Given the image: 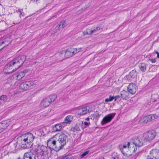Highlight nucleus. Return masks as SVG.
I'll return each instance as SVG.
<instances>
[{
  "instance_id": "32",
  "label": "nucleus",
  "mask_w": 159,
  "mask_h": 159,
  "mask_svg": "<svg viewBox=\"0 0 159 159\" xmlns=\"http://www.w3.org/2000/svg\"><path fill=\"white\" fill-rule=\"evenodd\" d=\"M113 99V96H112L111 95H110L108 98H107L105 100V101L107 102H111L112 101Z\"/></svg>"
},
{
  "instance_id": "17",
  "label": "nucleus",
  "mask_w": 159,
  "mask_h": 159,
  "mask_svg": "<svg viewBox=\"0 0 159 159\" xmlns=\"http://www.w3.org/2000/svg\"><path fill=\"white\" fill-rule=\"evenodd\" d=\"M83 124L84 123L83 121H79L78 122L75 126L72 129V130L74 131H75V130L77 131H80L81 129H83L84 128L83 127Z\"/></svg>"
},
{
  "instance_id": "4",
  "label": "nucleus",
  "mask_w": 159,
  "mask_h": 159,
  "mask_svg": "<svg viewBox=\"0 0 159 159\" xmlns=\"http://www.w3.org/2000/svg\"><path fill=\"white\" fill-rule=\"evenodd\" d=\"M81 49V48H68L66 51L65 50V56L66 58H67L72 57L75 54L80 52Z\"/></svg>"
},
{
  "instance_id": "45",
  "label": "nucleus",
  "mask_w": 159,
  "mask_h": 159,
  "mask_svg": "<svg viewBox=\"0 0 159 159\" xmlns=\"http://www.w3.org/2000/svg\"><path fill=\"white\" fill-rule=\"evenodd\" d=\"M89 117H88L85 119L86 120H87L88 121H89Z\"/></svg>"
},
{
  "instance_id": "46",
  "label": "nucleus",
  "mask_w": 159,
  "mask_h": 159,
  "mask_svg": "<svg viewBox=\"0 0 159 159\" xmlns=\"http://www.w3.org/2000/svg\"><path fill=\"white\" fill-rule=\"evenodd\" d=\"M17 159H24V157H23V159L21 158L20 157H19Z\"/></svg>"
},
{
  "instance_id": "15",
  "label": "nucleus",
  "mask_w": 159,
  "mask_h": 159,
  "mask_svg": "<svg viewBox=\"0 0 159 159\" xmlns=\"http://www.w3.org/2000/svg\"><path fill=\"white\" fill-rule=\"evenodd\" d=\"M66 22L65 20H63L61 21L59 24L57 25L55 28L53 29L54 33L57 32V30H62L66 26Z\"/></svg>"
},
{
  "instance_id": "12",
  "label": "nucleus",
  "mask_w": 159,
  "mask_h": 159,
  "mask_svg": "<svg viewBox=\"0 0 159 159\" xmlns=\"http://www.w3.org/2000/svg\"><path fill=\"white\" fill-rule=\"evenodd\" d=\"M10 124V120L3 121L0 123V133L6 129Z\"/></svg>"
},
{
  "instance_id": "49",
  "label": "nucleus",
  "mask_w": 159,
  "mask_h": 159,
  "mask_svg": "<svg viewBox=\"0 0 159 159\" xmlns=\"http://www.w3.org/2000/svg\"><path fill=\"white\" fill-rule=\"evenodd\" d=\"M56 17V16H53V18L54 17Z\"/></svg>"
},
{
  "instance_id": "33",
  "label": "nucleus",
  "mask_w": 159,
  "mask_h": 159,
  "mask_svg": "<svg viewBox=\"0 0 159 159\" xmlns=\"http://www.w3.org/2000/svg\"><path fill=\"white\" fill-rule=\"evenodd\" d=\"M130 144L129 142H128L126 144H124L121 149H125L126 148H129Z\"/></svg>"
},
{
  "instance_id": "52",
  "label": "nucleus",
  "mask_w": 159,
  "mask_h": 159,
  "mask_svg": "<svg viewBox=\"0 0 159 159\" xmlns=\"http://www.w3.org/2000/svg\"><path fill=\"white\" fill-rule=\"evenodd\" d=\"M147 159H148L147 158Z\"/></svg>"
},
{
  "instance_id": "18",
  "label": "nucleus",
  "mask_w": 159,
  "mask_h": 159,
  "mask_svg": "<svg viewBox=\"0 0 159 159\" xmlns=\"http://www.w3.org/2000/svg\"><path fill=\"white\" fill-rule=\"evenodd\" d=\"M25 139H24V138H22L21 140L20 143V145L21 147L23 148H27L30 147V144Z\"/></svg>"
},
{
  "instance_id": "20",
  "label": "nucleus",
  "mask_w": 159,
  "mask_h": 159,
  "mask_svg": "<svg viewBox=\"0 0 159 159\" xmlns=\"http://www.w3.org/2000/svg\"><path fill=\"white\" fill-rule=\"evenodd\" d=\"M129 92L128 90H123L121 92V97L124 99H128L129 98Z\"/></svg>"
},
{
  "instance_id": "11",
  "label": "nucleus",
  "mask_w": 159,
  "mask_h": 159,
  "mask_svg": "<svg viewBox=\"0 0 159 159\" xmlns=\"http://www.w3.org/2000/svg\"><path fill=\"white\" fill-rule=\"evenodd\" d=\"M34 84L33 81H30L25 82L21 83L20 85V89H32L30 88Z\"/></svg>"
},
{
  "instance_id": "43",
  "label": "nucleus",
  "mask_w": 159,
  "mask_h": 159,
  "mask_svg": "<svg viewBox=\"0 0 159 159\" xmlns=\"http://www.w3.org/2000/svg\"><path fill=\"white\" fill-rule=\"evenodd\" d=\"M158 96L157 95H154L152 96V98H154L155 97H158Z\"/></svg>"
},
{
  "instance_id": "22",
  "label": "nucleus",
  "mask_w": 159,
  "mask_h": 159,
  "mask_svg": "<svg viewBox=\"0 0 159 159\" xmlns=\"http://www.w3.org/2000/svg\"><path fill=\"white\" fill-rule=\"evenodd\" d=\"M62 128L61 124H59L56 125L53 127V129L54 132L58 131L61 130Z\"/></svg>"
},
{
  "instance_id": "2",
  "label": "nucleus",
  "mask_w": 159,
  "mask_h": 159,
  "mask_svg": "<svg viewBox=\"0 0 159 159\" xmlns=\"http://www.w3.org/2000/svg\"><path fill=\"white\" fill-rule=\"evenodd\" d=\"M68 139L66 134L63 133L61 134L59 136L57 140H53L52 141H48V144L51 142V146L52 148L55 151H57L60 149L61 147L65 145L68 142Z\"/></svg>"
},
{
  "instance_id": "23",
  "label": "nucleus",
  "mask_w": 159,
  "mask_h": 159,
  "mask_svg": "<svg viewBox=\"0 0 159 159\" xmlns=\"http://www.w3.org/2000/svg\"><path fill=\"white\" fill-rule=\"evenodd\" d=\"M56 159H74V157L71 155H70L60 156Z\"/></svg>"
},
{
  "instance_id": "29",
  "label": "nucleus",
  "mask_w": 159,
  "mask_h": 159,
  "mask_svg": "<svg viewBox=\"0 0 159 159\" xmlns=\"http://www.w3.org/2000/svg\"><path fill=\"white\" fill-rule=\"evenodd\" d=\"M7 96L5 95H2L0 96V101L2 103V105L4 104L7 100Z\"/></svg>"
},
{
  "instance_id": "27",
  "label": "nucleus",
  "mask_w": 159,
  "mask_h": 159,
  "mask_svg": "<svg viewBox=\"0 0 159 159\" xmlns=\"http://www.w3.org/2000/svg\"><path fill=\"white\" fill-rule=\"evenodd\" d=\"M65 50L60 51L59 53V56L57 57L58 59L61 60H62L64 57H65Z\"/></svg>"
},
{
  "instance_id": "30",
  "label": "nucleus",
  "mask_w": 159,
  "mask_h": 159,
  "mask_svg": "<svg viewBox=\"0 0 159 159\" xmlns=\"http://www.w3.org/2000/svg\"><path fill=\"white\" fill-rule=\"evenodd\" d=\"M129 148H126L125 149H121V152L125 156H127L129 155V154L127 153L128 151L129 150Z\"/></svg>"
},
{
  "instance_id": "28",
  "label": "nucleus",
  "mask_w": 159,
  "mask_h": 159,
  "mask_svg": "<svg viewBox=\"0 0 159 159\" xmlns=\"http://www.w3.org/2000/svg\"><path fill=\"white\" fill-rule=\"evenodd\" d=\"M140 70L143 72H145L146 69V66L144 63H141L139 66Z\"/></svg>"
},
{
  "instance_id": "37",
  "label": "nucleus",
  "mask_w": 159,
  "mask_h": 159,
  "mask_svg": "<svg viewBox=\"0 0 159 159\" xmlns=\"http://www.w3.org/2000/svg\"><path fill=\"white\" fill-rule=\"evenodd\" d=\"M128 91H129V94H134L136 92V90H128Z\"/></svg>"
},
{
  "instance_id": "31",
  "label": "nucleus",
  "mask_w": 159,
  "mask_h": 159,
  "mask_svg": "<svg viewBox=\"0 0 159 159\" xmlns=\"http://www.w3.org/2000/svg\"><path fill=\"white\" fill-rule=\"evenodd\" d=\"M9 43V42L6 40H4L3 41H0V46L4 44V47H5Z\"/></svg>"
},
{
  "instance_id": "7",
  "label": "nucleus",
  "mask_w": 159,
  "mask_h": 159,
  "mask_svg": "<svg viewBox=\"0 0 159 159\" xmlns=\"http://www.w3.org/2000/svg\"><path fill=\"white\" fill-rule=\"evenodd\" d=\"M148 159H159V150L154 149L150 151L148 156Z\"/></svg>"
},
{
  "instance_id": "50",
  "label": "nucleus",
  "mask_w": 159,
  "mask_h": 159,
  "mask_svg": "<svg viewBox=\"0 0 159 159\" xmlns=\"http://www.w3.org/2000/svg\"><path fill=\"white\" fill-rule=\"evenodd\" d=\"M4 46H3V48H1V49L3 48H4Z\"/></svg>"
},
{
  "instance_id": "47",
  "label": "nucleus",
  "mask_w": 159,
  "mask_h": 159,
  "mask_svg": "<svg viewBox=\"0 0 159 159\" xmlns=\"http://www.w3.org/2000/svg\"><path fill=\"white\" fill-rule=\"evenodd\" d=\"M157 99H156V100H154V101H153V102H156V101H157Z\"/></svg>"
},
{
  "instance_id": "14",
  "label": "nucleus",
  "mask_w": 159,
  "mask_h": 159,
  "mask_svg": "<svg viewBox=\"0 0 159 159\" xmlns=\"http://www.w3.org/2000/svg\"><path fill=\"white\" fill-rule=\"evenodd\" d=\"M89 107L88 106L79 108L78 111V114L80 116L85 115L89 112Z\"/></svg>"
},
{
  "instance_id": "21",
  "label": "nucleus",
  "mask_w": 159,
  "mask_h": 159,
  "mask_svg": "<svg viewBox=\"0 0 159 159\" xmlns=\"http://www.w3.org/2000/svg\"><path fill=\"white\" fill-rule=\"evenodd\" d=\"M137 75L136 71L134 70H132L129 73V74L127 75L126 77L129 80H131L133 79H134Z\"/></svg>"
},
{
  "instance_id": "38",
  "label": "nucleus",
  "mask_w": 159,
  "mask_h": 159,
  "mask_svg": "<svg viewBox=\"0 0 159 159\" xmlns=\"http://www.w3.org/2000/svg\"><path fill=\"white\" fill-rule=\"evenodd\" d=\"M84 128H85L86 127H88L89 126V124H90V123L89 122V123H88V122H84Z\"/></svg>"
},
{
  "instance_id": "35",
  "label": "nucleus",
  "mask_w": 159,
  "mask_h": 159,
  "mask_svg": "<svg viewBox=\"0 0 159 159\" xmlns=\"http://www.w3.org/2000/svg\"><path fill=\"white\" fill-rule=\"evenodd\" d=\"M89 152V151H86L84 152L80 156V157L81 158H82L84 157V156H85L87 154H88V153Z\"/></svg>"
},
{
  "instance_id": "44",
  "label": "nucleus",
  "mask_w": 159,
  "mask_h": 159,
  "mask_svg": "<svg viewBox=\"0 0 159 159\" xmlns=\"http://www.w3.org/2000/svg\"><path fill=\"white\" fill-rule=\"evenodd\" d=\"M22 11L21 10H20L19 11V12L20 13V15H22V16H23V15L22 14Z\"/></svg>"
},
{
  "instance_id": "10",
  "label": "nucleus",
  "mask_w": 159,
  "mask_h": 159,
  "mask_svg": "<svg viewBox=\"0 0 159 159\" xmlns=\"http://www.w3.org/2000/svg\"><path fill=\"white\" fill-rule=\"evenodd\" d=\"M102 29V28L101 26H98L96 28H94V29L88 28L83 32V34L84 35L92 34Z\"/></svg>"
},
{
  "instance_id": "13",
  "label": "nucleus",
  "mask_w": 159,
  "mask_h": 159,
  "mask_svg": "<svg viewBox=\"0 0 159 159\" xmlns=\"http://www.w3.org/2000/svg\"><path fill=\"white\" fill-rule=\"evenodd\" d=\"M133 143L138 147L142 146L143 145L142 139L140 137H135L132 138Z\"/></svg>"
},
{
  "instance_id": "5",
  "label": "nucleus",
  "mask_w": 159,
  "mask_h": 159,
  "mask_svg": "<svg viewBox=\"0 0 159 159\" xmlns=\"http://www.w3.org/2000/svg\"><path fill=\"white\" fill-rule=\"evenodd\" d=\"M156 135V134L155 131H148L143 134V140L146 142H149L153 140L155 138Z\"/></svg>"
},
{
  "instance_id": "25",
  "label": "nucleus",
  "mask_w": 159,
  "mask_h": 159,
  "mask_svg": "<svg viewBox=\"0 0 159 159\" xmlns=\"http://www.w3.org/2000/svg\"><path fill=\"white\" fill-rule=\"evenodd\" d=\"M25 74L21 72L14 75V76L18 80H20L25 76Z\"/></svg>"
},
{
  "instance_id": "40",
  "label": "nucleus",
  "mask_w": 159,
  "mask_h": 159,
  "mask_svg": "<svg viewBox=\"0 0 159 159\" xmlns=\"http://www.w3.org/2000/svg\"><path fill=\"white\" fill-rule=\"evenodd\" d=\"M149 61H150L152 63H154L156 62V60L155 59H149Z\"/></svg>"
},
{
  "instance_id": "8",
  "label": "nucleus",
  "mask_w": 159,
  "mask_h": 159,
  "mask_svg": "<svg viewBox=\"0 0 159 159\" xmlns=\"http://www.w3.org/2000/svg\"><path fill=\"white\" fill-rule=\"evenodd\" d=\"M116 113H113L105 116L101 122V124L104 125L110 122L116 115Z\"/></svg>"
},
{
  "instance_id": "3",
  "label": "nucleus",
  "mask_w": 159,
  "mask_h": 159,
  "mask_svg": "<svg viewBox=\"0 0 159 159\" xmlns=\"http://www.w3.org/2000/svg\"><path fill=\"white\" fill-rule=\"evenodd\" d=\"M57 98V95L55 94L50 95L43 99L41 102V106L42 107H47L50 103L55 101Z\"/></svg>"
},
{
  "instance_id": "39",
  "label": "nucleus",
  "mask_w": 159,
  "mask_h": 159,
  "mask_svg": "<svg viewBox=\"0 0 159 159\" xmlns=\"http://www.w3.org/2000/svg\"><path fill=\"white\" fill-rule=\"evenodd\" d=\"M120 98V96L119 95H117L115 97L113 96V99L115 100V101H116V100Z\"/></svg>"
},
{
  "instance_id": "41",
  "label": "nucleus",
  "mask_w": 159,
  "mask_h": 159,
  "mask_svg": "<svg viewBox=\"0 0 159 159\" xmlns=\"http://www.w3.org/2000/svg\"><path fill=\"white\" fill-rule=\"evenodd\" d=\"M29 71V70L27 69H26L24 70L23 71H22L21 72L22 73H23L24 74H25H25L26 73H27Z\"/></svg>"
},
{
  "instance_id": "1",
  "label": "nucleus",
  "mask_w": 159,
  "mask_h": 159,
  "mask_svg": "<svg viewBox=\"0 0 159 159\" xmlns=\"http://www.w3.org/2000/svg\"><path fill=\"white\" fill-rule=\"evenodd\" d=\"M26 58V56L22 55L12 60L4 67L5 72L6 74H10L15 71L23 64Z\"/></svg>"
},
{
  "instance_id": "51",
  "label": "nucleus",
  "mask_w": 159,
  "mask_h": 159,
  "mask_svg": "<svg viewBox=\"0 0 159 159\" xmlns=\"http://www.w3.org/2000/svg\"><path fill=\"white\" fill-rule=\"evenodd\" d=\"M113 159H115V158H114Z\"/></svg>"
},
{
  "instance_id": "16",
  "label": "nucleus",
  "mask_w": 159,
  "mask_h": 159,
  "mask_svg": "<svg viewBox=\"0 0 159 159\" xmlns=\"http://www.w3.org/2000/svg\"><path fill=\"white\" fill-rule=\"evenodd\" d=\"M24 139L26 140L30 144V146L31 145V143L33 141L34 139V137L33 134L30 133H28L24 136Z\"/></svg>"
},
{
  "instance_id": "9",
  "label": "nucleus",
  "mask_w": 159,
  "mask_h": 159,
  "mask_svg": "<svg viewBox=\"0 0 159 159\" xmlns=\"http://www.w3.org/2000/svg\"><path fill=\"white\" fill-rule=\"evenodd\" d=\"M158 116L156 114L149 115L146 116H144L142 119L141 120L142 122L146 123L148 122L157 119Z\"/></svg>"
},
{
  "instance_id": "48",
  "label": "nucleus",
  "mask_w": 159,
  "mask_h": 159,
  "mask_svg": "<svg viewBox=\"0 0 159 159\" xmlns=\"http://www.w3.org/2000/svg\"><path fill=\"white\" fill-rule=\"evenodd\" d=\"M99 159H105L104 157H102Z\"/></svg>"
},
{
  "instance_id": "34",
  "label": "nucleus",
  "mask_w": 159,
  "mask_h": 159,
  "mask_svg": "<svg viewBox=\"0 0 159 159\" xmlns=\"http://www.w3.org/2000/svg\"><path fill=\"white\" fill-rule=\"evenodd\" d=\"M137 146L135 145L134 146H133V147L130 149L131 151L135 153L137 150Z\"/></svg>"
},
{
  "instance_id": "6",
  "label": "nucleus",
  "mask_w": 159,
  "mask_h": 159,
  "mask_svg": "<svg viewBox=\"0 0 159 159\" xmlns=\"http://www.w3.org/2000/svg\"><path fill=\"white\" fill-rule=\"evenodd\" d=\"M35 154H39L41 156L47 154V148L43 145L39 146L34 150Z\"/></svg>"
},
{
  "instance_id": "26",
  "label": "nucleus",
  "mask_w": 159,
  "mask_h": 159,
  "mask_svg": "<svg viewBox=\"0 0 159 159\" xmlns=\"http://www.w3.org/2000/svg\"><path fill=\"white\" fill-rule=\"evenodd\" d=\"M138 87L136 84L133 83H130L127 87V89H136Z\"/></svg>"
},
{
  "instance_id": "24",
  "label": "nucleus",
  "mask_w": 159,
  "mask_h": 159,
  "mask_svg": "<svg viewBox=\"0 0 159 159\" xmlns=\"http://www.w3.org/2000/svg\"><path fill=\"white\" fill-rule=\"evenodd\" d=\"M73 119V116L71 115H69L67 116L64 119V123L66 124H70Z\"/></svg>"
},
{
  "instance_id": "42",
  "label": "nucleus",
  "mask_w": 159,
  "mask_h": 159,
  "mask_svg": "<svg viewBox=\"0 0 159 159\" xmlns=\"http://www.w3.org/2000/svg\"><path fill=\"white\" fill-rule=\"evenodd\" d=\"M156 53L157 55V57L158 58H159V53L157 52H155Z\"/></svg>"
},
{
  "instance_id": "19",
  "label": "nucleus",
  "mask_w": 159,
  "mask_h": 159,
  "mask_svg": "<svg viewBox=\"0 0 159 159\" xmlns=\"http://www.w3.org/2000/svg\"><path fill=\"white\" fill-rule=\"evenodd\" d=\"M24 156V159H36L35 155L30 152L25 153Z\"/></svg>"
},
{
  "instance_id": "36",
  "label": "nucleus",
  "mask_w": 159,
  "mask_h": 159,
  "mask_svg": "<svg viewBox=\"0 0 159 159\" xmlns=\"http://www.w3.org/2000/svg\"><path fill=\"white\" fill-rule=\"evenodd\" d=\"M101 116V115L99 114V113L98 112H97L95 113L94 115H91V116L93 117V116H94V118L95 117V116H96L98 118L99 117Z\"/></svg>"
}]
</instances>
